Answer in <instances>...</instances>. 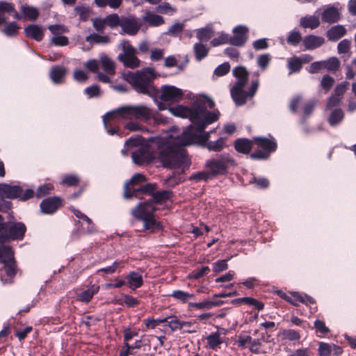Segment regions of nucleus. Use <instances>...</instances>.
<instances>
[{
  "label": "nucleus",
  "instance_id": "obj_1",
  "mask_svg": "<svg viewBox=\"0 0 356 356\" xmlns=\"http://www.w3.org/2000/svg\"><path fill=\"white\" fill-rule=\"evenodd\" d=\"M201 126L190 125L181 132L178 128L172 127L169 132L155 138L154 143L160 149L159 159L162 165L167 168L178 166L184 156V151L181 148L192 145H198L203 142L200 138Z\"/></svg>",
  "mask_w": 356,
  "mask_h": 356
},
{
  "label": "nucleus",
  "instance_id": "obj_2",
  "mask_svg": "<svg viewBox=\"0 0 356 356\" xmlns=\"http://www.w3.org/2000/svg\"><path fill=\"white\" fill-rule=\"evenodd\" d=\"M170 197V193L168 191H163L153 195L150 200L140 203L131 210V214L134 218L143 222L145 229L151 232L156 229H161L162 225L154 214L156 211L155 203H162Z\"/></svg>",
  "mask_w": 356,
  "mask_h": 356
},
{
  "label": "nucleus",
  "instance_id": "obj_3",
  "mask_svg": "<svg viewBox=\"0 0 356 356\" xmlns=\"http://www.w3.org/2000/svg\"><path fill=\"white\" fill-rule=\"evenodd\" d=\"M201 104L186 107L178 105L170 107L169 111L175 116L183 118H189L194 125L202 124L204 120L208 118V115L212 113L203 106L207 104L209 108L215 105L213 101L205 95H200L197 100Z\"/></svg>",
  "mask_w": 356,
  "mask_h": 356
},
{
  "label": "nucleus",
  "instance_id": "obj_4",
  "mask_svg": "<svg viewBox=\"0 0 356 356\" xmlns=\"http://www.w3.org/2000/svg\"><path fill=\"white\" fill-rule=\"evenodd\" d=\"M122 77L136 91L147 94L152 89L151 81L156 77V74L153 68L147 67L136 72H128L123 73Z\"/></svg>",
  "mask_w": 356,
  "mask_h": 356
},
{
  "label": "nucleus",
  "instance_id": "obj_5",
  "mask_svg": "<svg viewBox=\"0 0 356 356\" xmlns=\"http://www.w3.org/2000/svg\"><path fill=\"white\" fill-rule=\"evenodd\" d=\"M118 115L126 120L135 118L144 121H147L153 117L151 109L145 105L124 106L118 110L108 112L104 116L103 121L105 127H106V120L108 119L115 118Z\"/></svg>",
  "mask_w": 356,
  "mask_h": 356
},
{
  "label": "nucleus",
  "instance_id": "obj_6",
  "mask_svg": "<svg viewBox=\"0 0 356 356\" xmlns=\"http://www.w3.org/2000/svg\"><path fill=\"white\" fill-rule=\"evenodd\" d=\"M219 117V112L218 111H212V113L208 115L207 118L201 126L200 138H202L203 142H199V145L207 148L209 151L211 152H220L224 147H226V138L220 137L216 140L209 141L211 134L214 131H206L207 127L214 122H216Z\"/></svg>",
  "mask_w": 356,
  "mask_h": 356
},
{
  "label": "nucleus",
  "instance_id": "obj_7",
  "mask_svg": "<svg viewBox=\"0 0 356 356\" xmlns=\"http://www.w3.org/2000/svg\"><path fill=\"white\" fill-rule=\"evenodd\" d=\"M232 74L236 79V81L231 88V95L236 105H243L247 100V94L244 88L248 80V72L245 67L238 66L233 69Z\"/></svg>",
  "mask_w": 356,
  "mask_h": 356
},
{
  "label": "nucleus",
  "instance_id": "obj_8",
  "mask_svg": "<svg viewBox=\"0 0 356 356\" xmlns=\"http://www.w3.org/2000/svg\"><path fill=\"white\" fill-rule=\"evenodd\" d=\"M236 165L234 159L228 154H221L208 160L206 167L213 175L225 174L230 167Z\"/></svg>",
  "mask_w": 356,
  "mask_h": 356
},
{
  "label": "nucleus",
  "instance_id": "obj_9",
  "mask_svg": "<svg viewBox=\"0 0 356 356\" xmlns=\"http://www.w3.org/2000/svg\"><path fill=\"white\" fill-rule=\"evenodd\" d=\"M159 152H154L152 147L143 145L132 152L131 157L134 163L138 165H147L152 162H161L159 159L160 149Z\"/></svg>",
  "mask_w": 356,
  "mask_h": 356
},
{
  "label": "nucleus",
  "instance_id": "obj_10",
  "mask_svg": "<svg viewBox=\"0 0 356 356\" xmlns=\"http://www.w3.org/2000/svg\"><path fill=\"white\" fill-rule=\"evenodd\" d=\"M121 47L122 52L118 55V59L127 67L134 69L139 67L140 60L136 57L137 49L126 40L121 42Z\"/></svg>",
  "mask_w": 356,
  "mask_h": 356
},
{
  "label": "nucleus",
  "instance_id": "obj_11",
  "mask_svg": "<svg viewBox=\"0 0 356 356\" xmlns=\"http://www.w3.org/2000/svg\"><path fill=\"white\" fill-rule=\"evenodd\" d=\"M33 189L24 190L19 186H10L0 184V197L10 199L19 198L21 200H26L33 196Z\"/></svg>",
  "mask_w": 356,
  "mask_h": 356
},
{
  "label": "nucleus",
  "instance_id": "obj_12",
  "mask_svg": "<svg viewBox=\"0 0 356 356\" xmlns=\"http://www.w3.org/2000/svg\"><path fill=\"white\" fill-rule=\"evenodd\" d=\"M183 95L181 89L174 86L165 85L161 88L159 97L163 102L175 103L179 102Z\"/></svg>",
  "mask_w": 356,
  "mask_h": 356
},
{
  "label": "nucleus",
  "instance_id": "obj_13",
  "mask_svg": "<svg viewBox=\"0 0 356 356\" xmlns=\"http://www.w3.org/2000/svg\"><path fill=\"white\" fill-rule=\"evenodd\" d=\"M280 296L294 305H297L298 302L306 304L307 305L315 303L314 300L312 297L307 295H302L297 292L291 293L290 295L280 293Z\"/></svg>",
  "mask_w": 356,
  "mask_h": 356
},
{
  "label": "nucleus",
  "instance_id": "obj_14",
  "mask_svg": "<svg viewBox=\"0 0 356 356\" xmlns=\"http://www.w3.org/2000/svg\"><path fill=\"white\" fill-rule=\"evenodd\" d=\"M70 210L74 213L75 216L82 220L81 226L83 227V233H92L96 231L95 226L92 223V220L81 211L71 207Z\"/></svg>",
  "mask_w": 356,
  "mask_h": 356
},
{
  "label": "nucleus",
  "instance_id": "obj_15",
  "mask_svg": "<svg viewBox=\"0 0 356 356\" xmlns=\"http://www.w3.org/2000/svg\"><path fill=\"white\" fill-rule=\"evenodd\" d=\"M120 26L124 33L134 35L138 33L140 23L134 17H129L121 20Z\"/></svg>",
  "mask_w": 356,
  "mask_h": 356
},
{
  "label": "nucleus",
  "instance_id": "obj_16",
  "mask_svg": "<svg viewBox=\"0 0 356 356\" xmlns=\"http://www.w3.org/2000/svg\"><path fill=\"white\" fill-rule=\"evenodd\" d=\"M60 205L61 200L58 197H49L41 202L40 209L42 213L51 214L54 213Z\"/></svg>",
  "mask_w": 356,
  "mask_h": 356
},
{
  "label": "nucleus",
  "instance_id": "obj_17",
  "mask_svg": "<svg viewBox=\"0 0 356 356\" xmlns=\"http://www.w3.org/2000/svg\"><path fill=\"white\" fill-rule=\"evenodd\" d=\"M248 29L244 26H238L233 30V36L229 39V43L236 45L241 46L244 44L247 39Z\"/></svg>",
  "mask_w": 356,
  "mask_h": 356
},
{
  "label": "nucleus",
  "instance_id": "obj_18",
  "mask_svg": "<svg viewBox=\"0 0 356 356\" xmlns=\"http://www.w3.org/2000/svg\"><path fill=\"white\" fill-rule=\"evenodd\" d=\"M146 178L144 175L140 173L135 174L131 179L124 184V196L125 198H130L134 197L133 190H131V186L143 183L145 181Z\"/></svg>",
  "mask_w": 356,
  "mask_h": 356
},
{
  "label": "nucleus",
  "instance_id": "obj_19",
  "mask_svg": "<svg viewBox=\"0 0 356 356\" xmlns=\"http://www.w3.org/2000/svg\"><path fill=\"white\" fill-rule=\"evenodd\" d=\"M99 291V286L98 285L93 284L90 288L76 293L77 300L83 302L88 303L92 298V297L97 294Z\"/></svg>",
  "mask_w": 356,
  "mask_h": 356
},
{
  "label": "nucleus",
  "instance_id": "obj_20",
  "mask_svg": "<svg viewBox=\"0 0 356 356\" xmlns=\"http://www.w3.org/2000/svg\"><path fill=\"white\" fill-rule=\"evenodd\" d=\"M67 72L65 67L63 66L53 67L49 72V76L53 83L56 84L64 82L65 76Z\"/></svg>",
  "mask_w": 356,
  "mask_h": 356
},
{
  "label": "nucleus",
  "instance_id": "obj_21",
  "mask_svg": "<svg viewBox=\"0 0 356 356\" xmlns=\"http://www.w3.org/2000/svg\"><path fill=\"white\" fill-rule=\"evenodd\" d=\"M125 280L129 287L133 290L140 288L143 284L142 275L135 271L130 272Z\"/></svg>",
  "mask_w": 356,
  "mask_h": 356
},
{
  "label": "nucleus",
  "instance_id": "obj_22",
  "mask_svg": "<svg viewBox=\"0 0 356 356\" xmlns=\"http://www.w3.org/2000/svg\"><path fill=\"white\" fill-rule=\"evenodd\" d=\"M9 230V237L12 239L22 238L26 232V227L22 222H17L7 227Z\"/></svg>",
  "mask_w": 356,
  "mask_h": 356
},
{
  "label": "nucleus",
  "instance_id": "obj_23",
  "mask_svg": "<svg viewBox=\"0 0 356 356\" xmlns=\"http://www.w3.org/2000/svg\"><path fill=\"white\" fill-rule=\"evenodd\" d=\"M24 33L27 37L37 41L42 40L44 35V31L42 27L36 24H31L26 26L24 29Z\"/></svg>",
  "mask_w": 356,
  "mask_h": 356
},
{
  "label": "nucleus",
  "instance_id": "obj_24",
  "mask_svg": "<svg viewBox=\"0 0 356 356\" xmlns=\"http://www.w3.org/2000/svg\"><path fill=\"white\" fill-rule=\"evenodd\" d=\"M254 140L259 147L270 153L274 152L277 148V144L274 139L257 137L254 138Z\"/></svg>",
  "mask_w": 356,
  "mask_h": 356
},
{
  "label": "nucleus",
  "instance_id": "obj_25",
  "mask_svg": "<svg viewBox=\"0 0 356 356\" xmlns=\"http://www.w3.org/2000/svg\"><path fill=\"white\" fill-rule=\"evenodd\" d=\"M339 19V13L336 8L328 7L322 13V19L325 22L334 23Z\"/></svg>",
  "mask_w": 356,
  "mask_h": 356
},
{
  "label": "nucleus",
  "instance_id": "obj_26",
  "mask_svg": "<svg viewBox=\"0 0 356 356\" xmlns=\"http://www.w3.org/2000/svg\"><path fill=\"white\" fill-rule=\"evenodd\" d=\"M232 303L234 305H240L242 303H245L250 306L254 307L259 311L262 310L264 307V304L261 302H259L257 300L250 297L234 299L232 301Z\"/></svg>",
  "mask_w": 356,
  "mask_h": 356
},
{
  "label": "nucleus",
  "instance_id": "obj_27",
  "mask_svg": "<svg viewBox=\"0 0 356 356\" xmlns=\"http://www.w3.org/2000/svg\"><path fill=\"white\" fill-rule=\"evenodd\" d=\"M143 19L145 22L152 26H158L164 23V19L161 16L150 11H146Z\"/></svg>",
  "mask_w": 356,
  "mask_h": 356
},
{
  "label": "nucleus",
  "instance_id": "obj_28",
  "mask_svg": "<svg viewBox=\"0 0 356 356\" xmlns=\"http://www.w3.org/2000/svg\"><path fill=\"white\" fill-rule=\"evenodd\" d=\"M346 31V29L343 26L337 25L327 31V36L330 40L337 41L345 35Z\"/></svg>",
  "mask_w": 356,
  "mask_h": 356
},
{
  "label": "nucleus",
  "instance_id": "obj_29",
  "mask_svg": "<svg viewBox=\"0 0 356 356\" xmlns=\"http://www.w3.org/2000/svg\"><path fill=\"white\" fill-rule=\"evenodd\" d=\"M304 44L307 49H314L321 46L324 39L321 37L309 35L304 39Z\"/></svg>",
  "mask_w": 356,
  "mask_h": 356
},
{
  "label": "nucleus",
  "instance_id": "obj_30",
  "mask_svg": "<svg viewBox=\"0 0 356 356\" xmlns=\"http://www.w3.org/2000/svg\"><path fill=\"white\" fill-rule=\"evenodd\" d=\"M252 142L246 138H239L235 141L234 147L238 152L243 154L249 153L252 148Z\"/></svg>",
  "mask_w": 356,
  "mask_h": 356
},
{
  "label": "nucleus",
  "instance_id": "obj_31",
  "mask_svg": "<svg viewBox=\"0 0 356 356\" xmlns=\"http://www.w3.org/2000/svg\"><path fill=\"white\" fill-rule=\"evenodd\" d=\"M15 11V6L13 3L6 1H0V26L6 23L7 18L5 14H11Z\"/></svg>",
  "mask_w": 356,
  "mask_h": 356
},
{
  "label": "nucleus",
  "instance_id": "obj_32",
  "mask_svg": "<svg viewBox=\"0 0 356 356\" xmlns=\"http://www.w3.org/2000/svg\"><path fill=\"white\" fill-rule=\"evenodd\" d=\"M170 296L181 303H186L195 298L194 294L181 290H175Z\"/></svg>",
  "mask_w": 356,
  "mask_h": 356
},
{
  "label": "nucleus",
  "instance_id": "obj_33",
  "mask_svg": "<svg viewBox=\"0 0 356 356\" xmlns=\"http://www.w3.org/2000/svg\"><path fill=\"white\" fill-rule=\"evenodd\" d=\"M100 61L102 63L104 71L107 74L110 75H113L115 74V63L110 58H108L106 55H101Z\"/></svg>",
  "mask_w": 356,
  "mask_h": 356
},
{
  "label": "nucleus",
  "instance_id": "obj_34",
  "mask_svg": "<svg viewBox=\"0 0 356 356\" xmlns=\"http://www.w3.org/2000/svg\"><path fill=\"white\" fill-rule=\"evenodd\" d=\"M319 24V19L316 16H306L300 19V25L304 28L314 29L318 27Z\"/></svg>",
  "mask_w": 356,
  "mask_h": 356
},
{
  "label": "nucleus",
  "instance_id": "obj_35",
  "mask_svg": "<svg viewBox=\"0 0 356 356\" xmlns=\"http://www.w3.org/2000/svg\"><path fill=\"white\" fill-rule=\"evenodd\" d=\"M21 12L24 17L30 20H35L39 15L37 8L28 5L22 6L21 7Z\"/></svg>",
  "mask_w": 356,
  "mask_h": 356
},
{
  "label": "nucleus",
  "instance_id": "obj_36",
  "mask_svg": "<svg viewBox=\"0 0 356 356\" xmlns=\"http://www.w3.org/2000/svg\"><path fill=\"white\" fill-rule=\"evenodd\" d=\"M206 339L209 348L211 349H216L224 342L218 332L211 333Z\"/></svg>",
  "mask_w": 356,
  "mask_h": 356
},
{
  "label": "nucleus",
  "instance_id": "obj_37",
  "mask_svg": "<svg viewBox=\"0 0 356 356\" xmlns=\"http://www.w3.org/2000/svg\"><path fill=\"white\" fill-rule=\"evenodd\" d=\"M212 33V26L211 25H207L204 28L198 29L197 31L196 35L200 40L207 41L211 38Z\"/></svg>",
  "mask_w": 356,
  "mask_h": 356
},
{
  "label": "nucleus",
  "instance_id": "obj_38",
  "mask_svg": "<svg viewBox=\"0 0 356 356\" xmlns=\"http://www.w3.org/2000/svg\"><path fill=\"white\" fill-rule=\"evenodd\" d=\"M13 260V251L11 248L6 245L0 246V261L6 263Z\"/></svg>",
  "mask_w": 356,
  "mask_h": 356
},
{
  "label": "nucleus",
  "instance_id": "obj_39",
  "mask_svg": "<svg viewBox=\"0 0 356 356\" xmlns=\"http://www.w3.org/2000/svg\"><path fill=\"white\" fill-rule=\"evenodd\" d=\"M302 61L298 57H293L288 60V67L290 73L298 72L302 68Z\"/></svg>",
  "mask_w": 356,
  "mask_h": 356
},
{
  "label": "nucleus",
  "instance_id": "obj_40",
  "mask_svg": "<svg viewBox=\"0 0 356 356\" xmlns=\"http://www.w3.org/2000/svg\"><path fill=\"white\" fill-rule=\"evenodd\" d=\"M20 27L15 22H10L2 30V32L8 37H13L17 35Z\"/></svg>",
  "mask_w": 356,
  "mask_h": 356
},
{
  "label": "nucleus",
  "instance_id": "obj_41",
  "mask_svg": "<svg viewBox=\"0 0 356 356\" xmlns=\"http://www.w3.org/2000/svg\"><path fill=\"white\" fill-rule=\"evenodd\" d=\"M323 61L324 69L330 72H335L339 67V61L337 58L332 57Z\"/></svg>",
  "mask_w": 356,
  "mask_h": 356
},
{
  "label": "nucleus",
  "instance_id": "obj_42",
  "mask_svg": "<svg viewBox=\"0 0 356 356\" xmlns=\"http://www.w3.org/2000/svg\"><path fill=\"white\" fill-rule=\"evenodd\" d=\"M194 51L197 60H200L207 56L208 49L204 44L197 43L194 45Z\"/></svg>",
  "mask_w": 356,
  "mask_h": 356
},
{
  "label": "nucleus",
  "instance_id": "obj_43",
  "mask_svg": "<svg viewBox=\"0 0 356 356\" xmlns=\"http://www.w3.org/2000/svg\"><path fill=\"white\" fill-rule=\"evenodd\" d=\"M343 113L341 109H335L329 118V123L332 126L339 124L343 118Z\"/></svg>",
  "mask_w": 356,
  "mask_h": 356
},
{
  "label": "nucleus",
  "instance_id": "obj_44",
  "mask_svg": "<svg viewBox=\"0 0 356 356\" xmlns=\"http://www.w3.org/2000/svg\"><path fill=\"white\" fill-rule=\"evenodd\" d=\"M86 40L89 42L106 44L109 42V38L107 35H100L93 33L87 36Z\"/></svg>",
  "mask_w": 356,
  "mask_h": 356
},
{
  "label": "nucleus",
  "instance_id": "obj_45",
  "mask_svg": "<svg viewBox=\"0 0 356 356\" xmlns=\"http://www.w3.org/2000/svg\"><path fill=\"white\" fill-rule=\"evenodd\" d=\"M140 138H131L127 140L124 145V148L122 149V154L124 156L127 155L128 150L134 147H137L141 143Z\"/></svg>",
  "mask_w": 356,
  "mask_h": 356
},
{
  "label": "nucleus",
  "instance_id": "obj_46",
  "mask_svg": "<svg viewBox=\"0 0 356 356\" xmlns=\"http://www.w3.org/2000/svg\"><path fill=\"white\" fill-rule=\"evenodd\" d=\"M270 61L271 56L268 54L260 55L257 58V65L259 67V68L263 71L266 70Z\"/></svg>",
  "mask_w": 356,
  "mask_h": 356
},
{
  "label": "nucleus",
  "instance_id": "obj_47",
  "mask_svg": "<svg viewBox=\"0 0 356 356\" xmlns=\"http://www.w3.org/2000/svg\"><path fill=\"white\" fill-rule=\"evenodd\" d=\"M230 70V65L225 62L218 65L214 70L213 74L216 76H222L227 74Z\"/></svg>",
  "mask_w": 356,
  "mask_h": 356
},
{
  "label": "nucleus",
  "instance_id": "obj_48",
  "mask_svg": "<svg viewBox=\"0 0 356 356\" xmlns=\"http://www.w3.org/2000/svg\"><path fill=\"white\" fill-rule=\"evenodd\" d=\"M76 15L79 17V19L86 21L88 19L90 15V10L88 8L84 6H76L74 8Z\"/></svg>",
  "mask_w": 356,
  "mask_h": 356
},
{
  "label": "nucleus",
  "instance_id": "obj_49",
  "mask_svg": "<svg viewBox=\"0 0 356 356\" xmlns=\"http://www.w3.org/2000/svg\"><path fill=\"white\" fill-rule=\"evenodd\" d=\"M51 43L55 46H66L68 44V38L63 35H54L51 38Z\"/></svg>",
  "mask_w": 356,
  "mask_h": 356
},
{
  "label": "nucleus",
  "instance_id": "obj_50",
  "mask_svg": "<svg viewBox=\"0 0 356 356\" xmlns=\"http://www.w3.org/2000/svg\"><path fill=\"white\" fill-rule=\"evenodd\" d=\"M48 29L54 35H58L68 31L67 28L61 24L50 25Z\"/></svg>",
  "mask_w": 356,
  "mask_h": 356
},
{
  "label": "nucleus",
  "instance_id": "obj_51",
  "mask_svg": "<svg viewBox=\"0 0 356 356\" xmlns=\"http://www.w3.org/2000/svg\"><path fill=\"white\" fill-rule=\"evenodd\" d=\"M167 323L172 331L177 329H181L185 325H188L190 324L188 322L180 321L177 318H172L169 321L167 320Z\"/></svg>",
  "mask_w": 356,
  "mask_h": 356
},
{
  "label": "nucleus",
  "instance_id": "obj_52",
  "mask_svg": "<svg viewBox=\"0 0 356 356\" xmlns=\"http://www.w3.org/2000/svg\"><path fill=\"white\" fill-rule=\"evenodd\" d=\"M167 322V318H158V319H154V318H147L144 320V323L147 328L154 329L158 325H159L161 323Z\"/></svg>",
  "mask_w": 356,
  "mask_h": 356
},
{
  "label": "nucleus",
  "instance_id": "obj_53",
  "mask_svg": "<svg viewBox=\"0 0 356 356\" xmlns=\"http://www.w3.org/2000/svg\"><path fill=\"white\" fill-rule=\"evenodd\" d=\"M106 24L111 27H115L118 25L120 26L121 21L117 14H112L106 16L105 18Z\"/></svg>",
  "mask_w": 356,
  "mask_h": 356
},
{
  "label": "nucleus",
  "instance_id": "obj_54",
  "mask_svg": "<svg viewBox=\"0 0 356 356\" xmlns=\"http://www.w3.org/2000/svg\"><path fill=\"white\" fill-rule=\"evenodd\" d=\"M73 78L76 81L83 83L88 80V76L83 70L76 69L73 73Z\"/></svg>",
  "mask_w": 356,
  "mask_h": 356
},
{
  "label": "nucleus",
  "instance_id": "obj_55",
  "mask_svg": "<svg viewBox=\"0 0 356 356\" xmlns=\"http://www.w3.org/2000/svg\"><path fill=\"white\" fill-rule=\"evenodd\" d=\"M53 189V185L51 184H44L38 187L36 193L38 197H42V196L49 193Z\"/></svg>",
  "mask_w": 356,
  "mask_h": 356
},
{
  "label": "nucleus",
  "instance_id": "obj_56",
  "mask_svg": "<svg viewBox=\"0 0 356 356\" xmlns=\"http://www.w3.org/2000/svg\"><path fill=\"white\" fill-rule=\"evenodd\" d=\"M334 79L329 75L323 76L321 80V85L322 88L327 92L332 87L334 84Z\"/></svg>",
  "mask_w": 356,
  "mask_h": 356
},
{
  "label": "nucleus",
  "instance_id": "obj_57",
  "mask_svg": "<svg viewBox=\"0 0 356 356\" xmlns=\"http://www.w3.org/2000/svg\"><path fill=\"white\" fill-rule=\"evenodd\" d=\"M156 10L162 14L172 15L175 12V8L171 7L168 3H163L156 8Z\"/></svg>",
  "mask_w": 356,
  "mask_h": 356
},
{
  "label": "nucleus",
  "instance_id": "obj_58",
  "mask_svg": "<svg viewBox=\"0 0 356 356\" xmlns=\"http://www.w3.org/2000/svg\"><path fill=\"white\" fill-rule=\"evenodd\" d=\"M210 269L208 266H203L200 269L194 270L191 275H189L190 278L193 279H199L206 275H207L209 272Z\"/></svg>",
  "mask_w": 356,
  "mask_h": 356
},
{
  "label": "nucleus",
  "instance_id": "obj_59",
  "mask_svg": "<svg viewBox=\"0 0 356 356\" xmlns=\"http://www.w3.org/2000/svg\"><path fill=\"white\" fill-rule=\"evenodd\" d=\"M301 40V35L299 32L291 31L287 38V42L292 45H297Z\"/></svg>",
  "mask_w": 356,
  "mask_h": 356
},
{
  "label": "nucleus",
  "instance_id": "obj_60",
  "mask_svg": "<svg viewBox=\"0 0 356 356\" xmlns=\"http://www.w3.org/2000/svg\"><path fill=\"white\" fill-rule=\"evenodd\" d=\"M4 268H5L6 275L8 277H13V276L15 275V274H16V265H15V262L13 260L5 263Z\"/></svg>",
  "mask_w": 356,
  "mask_h": 356
},
{
  "label": "nucleus",
  "instance_id": "obj_61",
  "mask_svg": "<svg viewBox=\"0 0 356 356\" xmlns=\"http://www.w3.org/2000/svg\"><path fill=\"white\" fill-rule=\"evenodd\" d=\"M350 47V41L347 39H344V40H341L338 44V46H337L338 52L339 54L347 53L349 51Z\"/></svg>",
  "mask_w": 356,
  "mask_h": 356
},
{
  "label": "nucleus",
  "instance_id": "obj_62",
  "mask_svg": "<svg viewBox=\"0 0 356 356\" xmlns=\"http://www.w3.org/2000/svg\"><path fill=\"white\" fill-rule=\"evenodd\" d=\"M314 327L316 332L320 334H325L330 332L329 328L325 326V323L320 320H316L314 322Z\"/></svg>",
  "mask_w": 356,
  "mask_h": 356
},
{
  "label": "nucleus",
  "instance_id": "obj_63",
  "mask_svg": "<svg viewBox=\"0 0 356 356\" xmlns=\"http://www.w3.org/2000/svg\"><path fill=\"white\" fill-rule=\"evenodd\" d=\"M318 353L320 356H328L331 353V346L328 343L320 342Z\"/></svg>",
  "mask_w": 356,
  "mask_h": 356
},
{
  "label": "nucleus",
  "instance_id": "obj_64",
  "mask_svg": "<svg viewBox=\"0 0 356 356\" xmlns=\"http://www.w3.org/2000/svg\"><path fill=\"white\" fill-rule=\"evenodd\" d=\"M85 92L90 98H91L99 96L101 92L99 86L94 85L86 88L85 89Z\"/></svg>",
  "mask_w": 356,
  "mask_h": 356
}]
</instances>
